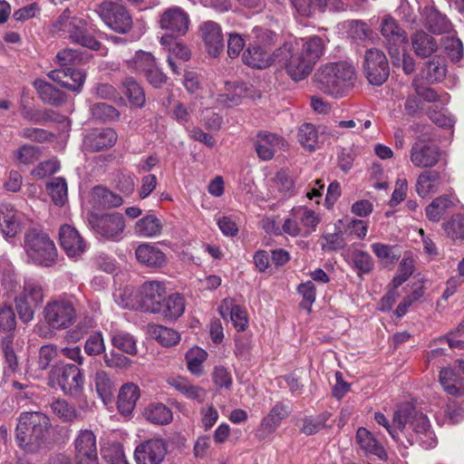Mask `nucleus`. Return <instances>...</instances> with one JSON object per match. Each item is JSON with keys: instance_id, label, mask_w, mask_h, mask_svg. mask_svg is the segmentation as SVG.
Wrapping results in <instances>:
<instances>
[{"instance_id": "obj_29", "label": "nucleus", "mask_w": 464, "mask_h": 464, "mask_svg": "<svg viewBox=\"0 0 464 464\" xmlns=\"http://www.w3.org/2000/svg\"><path fill=\"white\" fill-rule=\"evenodd\" d=\"M133 230L139 237H157L162 233L163 222L156 215L148 214L136 221Z\"/></svg>"}, {"instance_id": "obj_51", "label": "nucleus", "mask_w": 464, "mask_h": 464, "mask_svg": "<svg viewBox=\"0 0 464 464\" xmlns=\"http://www.w3.org/2000/svg\"><path fill=\"white\" fill-rule=\"evenodd\" d=\"M422 73L428 82H439L446 75V66L440 58L435 57L426 63Z\"/></svg>"}, {"instance_id": "obj_17", "label": "nucleus", "mask_w": 464, "mask_h": 464, "mask_svg": "<svg viewBox=\"0 0 464 464\" xmlns=\"http://www.w3.org/2000/svg\"><path fill=\"white\" fill-rule=\"evenodd\" d=\"M167 291L163 282L147 281L140 288V306L145 312L157 314L160 312L161 304Z\"/></svg>"}, {"instance_id": "obj_50", "label": "nucleus", "mask_w": 464, "mask_h": 464, "mask_svg": "<svg viewBox=\"0 0 464 464\" xmlns=\"http://www.w3.org/2000/svg\"><path fill=\"white\" fill-rule=\"evenodd\" d=\"M130 69L140 71L144 73L155 67L156 63L150 53L137 51L134 57L126 61Z\"/></svg>"}, {"instance_id": "obj_24", "label": "nucleus", "mask_w": 464, "mask_h": 464, "mask_svg": "<svg viewBox=\"0 0 464 464\" xmlns=\"http://www.w3.org/2000/svg\"><path fill=\"white\" fill-rule=\"evenodd\" d=\"M0 231L5 237H14L20 231L19 213L10 204H0Z\"/></svg>"}, {"instance_id": "obj_27", "label": "nucleus", "mask_w": 464, "mask_h": 464, "mask_svg": "<svg viewBox=\"0 0 464 464\" xmlns=\"http://www.w3.org/2000/svg\"><path fill=\"white\" fill-rule=\"evenodd\" d=\"M421 16L423 25L433 34H444L450 30L451 24L447 17L432 6H425Z\"/></svg>"}, {"instance_id": "obj_30", "label": "nucleus", "mask_w": 464, "mask_h": 464, "mask_svg": "<svg viewBox=\"0 0 464 464\" xmlns=\"http://www.w3.org/2000/svg\"><path fill=\"white\" fill-rule=\"evenodd\" d=\"M290 414V409L282 402H276L269 411L268 414L264 417L260 423V430L264 435L272 434L280 426L283 420Z\"/></svg>"}, {"instance_id": "obj_44", "label": "nucleus", "mask_w": 464, "mask_h": 464, "mask_svg": "<svg viewBox=\"0 0 464 464\" xmlns=\"http://www.w3.org/2000/svg\"><path fill=\"white\" fill-rule=\"evenodd\" d=\"M298 140L300 144L309 150H314L318 147V129L312 123H304L298 130Z\"/></svg>"}, {"instance_id": "obj_22", "label": "nucleus", "mask_w": 464, "mask_h": 464, "mask_svg": "<svg viewBox=\"0 0 464 464\" xmlns=\"http://www.w3.org/2000/svg\"><path fill=\"white\" fill-rule=\"evenodd\" d=\"M255 146L258 157L269 160L277 150L285 146V140L276 134L262 132L257 135Z\"/></svg>"}, {"instance_id": "obj_6", "label": "nucleus", "mask_w": 464, "mask_h": 464, "mask_svg": "<svg viewBox=\"0 0 464 464\" xmlns=\"http://www.w3.org/2000/svg\"><path fill=\"white\" fill-rule=\"evenodd\" d=\"M24 247L27 257L36 266L52 267L56 265L58 252L53 241L43 232L35 229L24 235Z\"/></svg>"}, {"instance_id": "obj_62", "label": "nucleus", "mask_w": 464, "mask_h": 464, "mask_svg": "<svg viewBox=\"0 0 464 464\" xmlns=\"http://www.w3.org/2000/svg\"><path fill=\"white\" fill-rule=\"evenodd\" d=\"M16 326L15 314L11 306L0 309V331L10 332Z\"/></svg>"}, {"instance_id": "obj_63", "label": "nucleus", "mask_w": 464, "mask_h": 464, "mask_svg": "<svg viewBox=\"0 0 464 464\" xmlns=\"http://www.w3.org/2000/svg\"><path fill=\"white\" fill-rule=\"evenodd\" d=\"M68 74L69 76L66 79V82H64V88L74 92H80L85 82V73L79 70L68 68Z\"/></svg>"}, {"instance_id": "obj_55", "label": "nucleus", "mask_w": 464, "mask_h": 464, "mask_svg": "<svg viewBox=\"0 0 464 464\" xmlns=\"http://www.w3.org/2000/svg\"><path fill=\"white\" fill-rule=\"evenodd\" d=\"M351 259L353 266L362 274L370 273L373 268L372 257L364 251L353 250L351 254Z\"/></svg>"}, {"instance_id": "obj_8", "label": "nucleus", "mask_w": 464, "mask_h": 464, "mask_svg": "<svg viewBox=\"0 0 464 464\" xmlns=\"http://www.w3.org/2000/svg\"><path fill=\"white\" fill-rule=\"evenodd\" d=\"M44 299V288L40 279L28 277L24 281L23 290L14 299L20 319L28 323L34 317V311Z\"/></svg>"}, {"instance_id": "obj_35", "label": "nucleus", "mask_w": 464, "mask_h": 464, "mask_svg": "<svg viewBox=\"0 0 464 464\" xmlns=\"http://www.w3.org/2000/svg\"><path fill=\"white\" fill-rule=\"evenodd\" d=\"M291 216L296 218L305 237L314 232L320 222L319 216L305 207L294 208Z\"/></svg>"}, {"instance_id": "obj_56", "label": "nucleus", "mask_w": 464, "mask_h": 464, "mask_svg": "<svg viewBox=\"0 0 464 464\" xmlns=\"http://www.w3.org/2000/svg\"><path fill=\"white\" fill-rule=\"evenodd\" d=\"M41 150L38 147L24 145L14 152V157L18 163L30 165L39 160Z\"/></svg>"}, {"instance_id": "obj_23", "label": "nucleus", "mask_w": 464, "mask_h": 464, "mask_svg": "<svg viewBox=\"0 0 464 464\" xmlns=\"http://www.w3.org/2000/svg\"><path fill=\"white\" fill-rule=\"evenodd\" d=\"M118 139L113 129L105 128L95 130L89 133L84 139V146L91 151H100L112 147Z\"/></svg>"}, {"instance_id": "obj_9", "label": "nucleus", "mask_w": 464, "mask_h": 464, "mask_svg": "<svg viewBox=\"0 0 464 464\" xmlns=\"http://www.w3.org/2000/svg\"><path fill=\"white\" fill-rule=\"evenodd\" d=\"M96 12L102 22L118 34H127L132 28V17L122 5L110 1L103 2Z\"/></svg>"}, {"instance_id": "obj_28", "label": "nucleus", "mask_w": 464, "mask_h": 464, "mask_svg": "<svg viewBox=\"0 0 464 464\" xmlns=\"http://www.w3.org/2000/svg\"><path fill=\"white\" fill-rule=\"evenodd\" d=\"M411 44L415 54L427 58L437 52L439 44L436 39L424 31H417L411 37Z\"/></svg>"}, {"instance_id": "obj_26", "label": "nucleus", "mask_w": 464, "mask_h": 464, "mask_svg": "<svg viewBox=\"0 0 464 464\" xmlns=\"http://www.w3.org/2000/svg\"><path fill=\"white\" fill-rule=\"evenodd\" d=\"M456 206V198L450 195L435 198L426 208L427 218L434 223L440 222Z\"/></svg>"}, {"instance_id": "obj_11", "label": "nucleus", "mask_w": 464, "mask_h": 464, "mask_svg": "<svg viewBox=\"0 0 464 464\" xmlns=\"http://www.w3.org/2000/svg\"><path fill=\"white\" fill-rule=\"evenodd\" d=\"M47 324L53 329H65L75 321V310L68 301H53L48 303L44 310Z\"/></svg>"}, {"instance_id": "obj_58", "label": "nucleus", "mask_w": 464, "mask_h": 464, "mask_svg": "<svg viewBox=\"0 0 464 464\" xmlns=\"http://www.w3.org/2000/svg\"><path fill=\"white\" fill-rule=\"evenodd\" d=\"M274 183L276 188L284 197L291 196L295 182L291 175L286 170H280L276 173Z\"/></svg>"}, {"instance_id": "obj_32", "label": "nucleus", "mask_w": 464, "mask_h": 464, "mask_svg": "<svg viewBox=\"0 0 464 464\" xmlns=\"http://www.w3.org/2000/svg\"><path fill=\"white\" fill-rule=\"evenodd\" d=\"M440 382L443 390L455 397L464 396V382L459 373L451 368H443L440 372Z\"/></svg>"}, {"instance_id": "obj_52", "label": "nucleus", "mask_w": 464, "mask_h": 464, "mask_svg": "<svg viewBox=\"0 0 464 464\" xmlns=\"http://www.w3.org/2000/svg\"><path fill=\"white\" fill-rule=\"evenodd\" d=\"M90 111L92 118L101 121H114L120 116L117 109L104 102H99L92 105L90 107Z\"/></svg>"}, {"instance_id": "obj_64", "label": "nucleus", "mask_w": 464, "mask_h": 464, "mask_svg": "<svg viewBox=\"0 0 464 464\" xmlns=\"http://www.w3.org/2000/svg\"><path fill=\"white\" fill-rule=\"evenodd\" d=\"M60 169V164L56 160H49L43 161L33 169L32 175L38 178L44 179L47 176L54 174Z\"/></svg>"}, {"instance_id": "obj_43", "label": "nucleus", "mask_w": 464, "mask_h": 464, "mask_svg": "<svg viewBox=\"0 0 464 464\" xmlns=\"http://www.w3.org/2000/svg\"><path fill=\"white\" fill-rule=\"evenodd\" d=\"M92 201L102 208H115L122 204V198L103 187H96L92 191Z\"/></svg>"}, {"instance_id": "obj_12", "label": "nucleus", "mask_w": 464, "mask_h": 464, "mask_svg": "<svg viewBox=\"0 0 464 464\" xmlns=\"http://www.w3.org/2000/svg\"><path fill=\"white\" fill-rule=\"evenodd\" d=\"M364 72L373 85H382L389 77L390 68L385 54L378 49H369L364 56Z\"/></svg>"}, {"instance_id": "obj_2", "label": "nucleus", "mask_w": 464, "mask_h": 464, "mask_svg": "<svg viewBox=\"0 0 464 464\" xmlns=\"http://www.w3.org/2000/svg\"><path fill=\"white\" fill-rule=\"evenodd\" d=\"M393 422L401 432H403L409 423L413 434L407 437L410 446L418 443L425 450L433 449L437 445L436 435L431 429L430 422L426 415L417 411L410 402L401 403L393 414Z\"/></svg>"}, {"instance_id": "obj_1", "label": "nucleus", "mask_w": 464, "mask_h": 464, "mask_svg": "<svg viewBox=\"0 0 464 464\" xmlns=\"http://www.w3.org/2000/svg\"><path fill=\"white\" fill-rule=\"evenodd\" d=\"M324 42L318 35L285 42L275 51L277 63L295 82L305 79L324 52Z\"/></svg>"}, {"instance_id": "obj_39", "label": "nucleus", "mask_w": 464, "mask_h": 464, "mask_svg": "<svg viewBox=\"0 0 464 464\" xmlns=\"http://www.w3.org/2000/svg\"><path fill=\"white\" fill-rule=\"evenodd\" d=\"M111 341L114 347L130 355L137 353V342L132 334L122 330H113L110 333Z\"/></svg>"}, {"instance_id": "obj_15", "label": "nucleus", "mask_w": 464, "mask_h": 464, "mask_svg": "<svg viewBox=\"0 0 464 464\" xmlns=\"http://www.w3.org/2000/svg\"><path fill=\"white\" fill-rule=\"evenodd\" d=\"M440 158L439 148L430 139L419 137L411 145L410 159L416 168H431Z\"/></svg>"}, {"instance_id": "obj_25", "label": "nucleus", "mask_w": 464, "mask_h": 464, "mask_svg": "<svg viewBox=\"0 0 464 464\" xmlns=\"http://www.w3.org/2000/svg\"><path fill=\"white\" fill-rule=\"evenodd\" d=\"M442 185L441 175L434 169L422 171L416 181V192L421 198L437 193Z\"/></svg>"}, {"instance_id": "obj_53", "label": "nucleus", "mask_w": 464, "mask_h": 464, "mask_svg": "<svg viewBox=\"0 0 464 464\" xmlns=\"http://www.w3.org/2000/svg\"><path fill=\"white\" fill-rule=\"evenodd\" d=\"M208 353L199 347L191 348L186 353L188 369L193 374H200L201 365L206 361Z\"/></svg>"}, {"instance_id": "obj_38", "label": "nucleus", "mask_w": 464, "mask_h": 464, "mask_svg": "<svg viewBox=\"0 0 464 464\" xmlns=\"http://www.w3.org/2000/svg\"><path fill=\"white\" fill-rule=\"evenodd\" d=\"M34 86L44 102L52 105H60L63 102L64 93L55 89L49 82L37 79L34 82Z\"/></svg>"}, {"instance_id": "obj_37", "label": "nucleus", "mask_w": 464, "mask_h": 464, "mask_svg": "<svg viewBox=\"0 0 464 464\" xmlns=\"http://www.w3.org/2000/svg\"><path fill=\"white\" fill-rule=\"evenodd\" d=\"M95 391L104 403L111 401L115 391L114 383L109 374L104 371H98L92 376Z\"/></svg>"}, {"instance_id": "obj_49", "label": "nucleus", "mask_w": 464, "mask_h": 464, "mask_svg": "<svg viewBox=\"0 0 464 464\" xmlns=\"http://www.w3.org/2000/svg\"><path fill=\"white\" fill-rule=\"evenodd\" d=\"M443 228L447 236L453 241L462 242L464 240V216L457 214L443 223Z\"/></svg>"}, {"instance_id": "obj_41", "label": "nucleus", "mask_w": 464, "mask_h": 464, "mask_svg": "<svg viewBox=\"0 0 464 464\" xmlns=\"http://www.w3.org/2000/svg\"><path fill=\"white\" fill-rule=\"evenodd\" d=\"M143 415L150 422L160 425L169 423L173 418L171 410L162 403L149 405Z\"/></svg>"}, {"instance_id": "obj_4", "label": "nucleus", "mask_w": 464, "mask_h": 464, "mask_svg": "<svg viewBox=\"0 0 464 464\" xmlns=\"http://www.w3.org/2000/svg\"><path fill=\"white\" fill-rule=\"evenodd\" d=\"M251 43L243 53V62L252 68L265 69L273 63H277L275 52L270 54L268 50L275 44L276 34L261 27H254L249 34Z\"/></svg>"}, {"instance_id": "obj_40", "label": "nucleus", "mask_w": 464, "mask_h": 464, "mask_svg": "<svg viewBox=\"0 0 464 464\" xmlns=\"http://www.w3.org/2000/svg\"><path fill=\"white\" fill-rule=\"evenodd\" d=\"M230 314L231 321L237 331H245L248 325L246 312L239 305L232 304V301L224 300L220 306V314L225 316L226 313Z\"/></svg>"}, {"instance_id": "obj_7", "label": "nucleus", "mask_w": 464, "mask_h": 464, "mask_svg": "<svg viewBox=\"0 0 464 464\" xmlns=\"http://www.w3.org/2000/svg\"><path fill=\"white\" fill-rule=\"evenodd\" d=\"M85 20L71 15L65 9L53 24V31L63 36H68L73 43L92 50H99L102 44L87 32Z\"/></svg>"}, {"instance_id": "obj_34", "label": "nucleus", "mask_w": 464, "mask_h": 464, "mask_svg": "<svg viewBox=\"0 0 464 464\" xmlns=\"http://www.w3.org/2000/svg\"><path fill=\"white\" fill-rule=\"evenodd\" d=\"M140 397V389L136 384H124L119 392L118 409L122 415H129L135 408Z\"/></svg>"}, {"instance_id": "obj_21", "label": "nucleus", "mask_w": 464, "mask_h": 464, "mask_svg": "<svg viewBox=\"0 0 464 464\" xmlns=\"http://www.w3.org/2000/svg\"><path fill=\"white\" fill-rule=\"evenodd\" d=\"M60 244L69 257H78L86 249V243L78 230L70 225H63L59 233Z\"/></svg>"}, {"instance_id": "obj_54", "label": "nucleus", "mask_w": 464, "mask_h": 464, "mask_svg": "<svg viewBox=\"0 0 464 464\" xmlns=\"http://www.w3.org/2000/svg\"><path fill=\"white\" fill-rule=\"evenodd\" d=\"M84 352L90 356H96L105 353V343L101 332L91 334L84 343Z\"/></svg>"}, {"instance_id": "obj_61", "label": "nucleus", "mask_w": 464, "mask_h": 464, "mask_svg": "<svg viewBox=\"0 0 464 464\" xmlns=\"http://www.w3.org/2000/svg\"><path fill=\"white\" fill-rule=\"evenodd\" d=\"M297 292L302 295V306L308 311L311 309V305L315 301L316 290L314 284L312 281H307L299 285Z\"/></svg>"}, {"instance_id": "obj_42", "label": "nucleus", "mask_w": 464, "mask_h": 464, "mask_svg": "<svg viewBox=\"0 0 464 464\" xmlns=\"http://www.w3.org/2000/svg\"><path fill=\"white\" fill-rule=\"evenodd\" d=\"M2 350L5 357V367L4 369L5 376H11L19 370L17 356L13 347V337L6 336L2 341Z\"/></svg>"}, {"instance_id": "obj_5", "label": "nucleus", "mask_w": 464, "mask_h": 464, "mask_svg": "<svg viewBox=\"0 0 464 464\" xmlns=\"http://www.w3.org/2000/svg\"><path fill=\"white\" fill-rule=\"evenodd\" d=\"M49 427L48 417L40 411L21 413L16 427V440L19 447L34 450L45 439Z\"/></svg>"}, {"instance_id": "obj_45", "label": "nucleus", "mask_w": 464, "mask_h": 464, "mask_svg": "<svg viewBox=\"0 0 464 464\" xmlns=\"http://www.w3.org/2000/svg\"><path fill=\"white\" fill-rule=\"evenodd\" d=\"M46 189L55 205L63 206L67 202V183L63 178L53 179L46 185Z\"/></svg>"}, {"instance_id": "obj_48", "label": "nucleus", "mask_w": 464, "mask_h": 464, "mask_svg": "<svg viewBox=\"0 0 464 464\" xmlns=\"http://www.w3.org/2000/svg\"><path fill=\"white\" fill-rule=\"evenodd\" d=\"M124 93L130 102L136 107H142L145 104V93L140 85L132 78H127L123 82Z\"/></svg>"}, {"instance_id": "obj_3", "label": "nucleus", "mask_w": 464, "mask_h": 464, "mask_svg": "<svg viewBox=\"0 0 464 464\" xmlns=\"http://www.w3.org/2000/svg\"><path fill=\"white\" fill-rule=\"evenodd\" d=\"M314 78L317 89L329 95L339 96L353 86L355 71L347 63H327L318 69Z\"/></svg>"}, {"instance_id": "obj_46", "label": "nucleus", "mask_w": 464, "mask_h": 464, "mask_svg": "<svg viewBox=\"0 0 464 464\" xmlns=\"http://www.w3.org/2000/svg\"><path fill=\"white\" fill-rule=\"evenodd\" d=\"M331 413L324 411L316 416L304 418L300 431L307 436L313 435L326 427V421L330 419Z\"/></svg>"}, {"instance_id": "obj_13", "label": "nucleus", "mask_w": 464, "mask_h": 464, "mask_svg": "<svg viewBox=\"0 0 464 464\" xmlns=\"http://www.w3.org/2000/svg\"><path fill=\"white\" fill-rule=\"evenodd\" d=\"M158 24L160 28L169 35L182 36L188 30L190 19L188 13L181 7L171 6L160 14Z\"/></svg>"}, {"instance_id": "obj_14", "label": "nucleus", "mask_w": 464, "mask_h": 464, "mask_svg": "<svg viewBox=\"0 0 464 464\" xmlns=\"http://www.w3.org/2000/svg\"><path fill=\"white\" fill-rule=\"evenodd\" d=\"M53 373L64 393L78 396L82 392L84 376L78 366L68 363L55 368Z\"/></svg>"}, {"instance_id": "obj_16", "label": "nucleus", "mask_w": 464, "mask_h": 464, "mask_svg": "<svg viewBox=\"0 0 464 464\" xmlns=\"http://www.w3.org/2000/svg\"><path fill=\"white\" fill-rule=\"evenodd\" d=\"M167 449V443L162 439L147 440L136 447L134 459L137 464H160Z\"/></svg>"}, {"instance_id": "obj_36", "label": "nucleus", "mask_w": 464, "mask_h": 464, "mask_svg": "<svg viewBox=\"0 0 464 464\" xmlns=\"http://www.w3.org/2000/svg\"><path fill=\"white\" fill-rule=\"evenodd\" d=\"M184 311V298L179 294H172L168 298L164 297L160 312H157V314L168 320H176L183 314Z\"/></svg>"}, {"instance_id": "obj_60", "label": "nucleus", "mask_w": 464, "mask_h": 464, "mask_svg": "<svg viewBox=\"0 0 464 464\" xmlns=\"http://www.w3.org/2000/svg\"><path fill=\"white\" fill-rule=\"evenodd\" d=\"M414 263L412 258L403 257L398 268V273L393 278L394 288L402 285L413 273Z\"/></svg>"}, {"instance_id": "obj_33", "label": "nucleus", "mask_w": 464, "mask_h": 464, "mask_svg": "<svg viewBox=\"0 0 464 464\" xmlns=\"http://www.w3.org/2000/svg\"><path fill=\"white\" fill-rule=\"evenodd\" d=\"M356 440L361 449L367 454L374 455L381 459L387 458L384 448L377 441L372 434L365 428H359L356 432Z\"/></svg>"}, {"instance_id": "obj_10", "label": "nucleus", "mask_w": 464, "mask_h": 464, "mask_svg": "<svg viewBox=\"0 0 464 464\" xmlns=\"http://www.w3.org/2000/svg\"><path fill=\"white\" fill-rule=\"evenodd\" d=\"M88 222L97 235L112 241H119L121 238L126 227L123 216L118 212L90 214Z\"/></svg>"}, {"instance_id": "obj_19", "label": "nucleus", "mask_w": 464, "mask_h": 464, "mask_svg": "<svg viewBox=\"0 0 464 464\" xmlns=\"http://www.w3.org/2000/svg\"><path fill=\"white\" fill-rule=\"evenodd\" d=\"M198 32L208 53L218 56L224 49V36L219 24L214 21H204L199 24Z\"/></svg>"}, {"instance_id": "obj_47", "label": "nucleus", "mask_w": 464, "mask_h": 464, "mask_svg": "<svg viewBox=\"0 0 464 464\" xmlns=\"http://www.w3.org/2000/svg\"><path fill=\"white\" fill-rule=\"evenodd\" d=\"M150 333L153 338L164 346L174 345L180 339L178 332L163 325H151L150 327Z\"/></svg>"}, {"instance_id": "obj_57", "label": "nucleus", "mask_w": 464, "mask_h": 464, "mask_svg": "<svg viewBox=\"0 0 464 464\" xmlns=\"http://www.w3.org/2000/svg\"><path fill=\"white\" fill-rule=\"evenodd\" d=\"M442 41L448 56L451 61L459 62L463 56V45L461 41L454 36H445Z\"/></svg>"}, {"instance_id": "obj_18", "label": "nucleus", "mask_w": 464, "mask_h": 464, "mask_svg": "<svg viewBox=\"0 0 464 464\" xmlns=\"http://www.w3.org/2000/svg\"><path fill=\"white\" fill-rule=\"evenodd\" d=\"M76 464H98L96 437L90 430H81L74 440Z\"/></svg>"}, {"instance_id": "obj_20", "label": "nucleus", "mask_w": 464, "mask_h": 464, "mask_svg": "<svg viewBox=\"0 0 464 464\" xmlns=\"http://www.w3.org/2000/svg\"><path fill=\"white\" fill-rule=\"evenodd\" d=\"M381 33L388 42L389 53L392 63H395L396 61H399V46L404 44L406 40L405 33L391 15L383 17L381 24Z\"/></svg>"}, {"instance_id": "obj_59", "label": "nucleus", "mask_w": 464, "mask_h": 464, "mask_svg": "<svg viewBox=\"0 0 464 464\" xmlns=\"http://www.w3.org/2000/svg\"><path fill=\"white\" fill-rule=\"evenodd\" d=\"M53 412L63 421H72L76 418V411L64 400H56L52 402Z\"/></svg>"}, {"instance_id": "obj_31", "label": "nucleus", "mask_w": 464, "mask_h": 464, "mask_svg": "<svg viewBox=\"0 0 464 464\" xmlns=\"http://www.w3.org/2000/svg\"><path fill=\"white\" fill-rule=\"evenodd\" d=\"M137 260L150 267H160L166 262L165 254L149 243L140 244L135 251Z\"/></svg>"}]
</instances>
